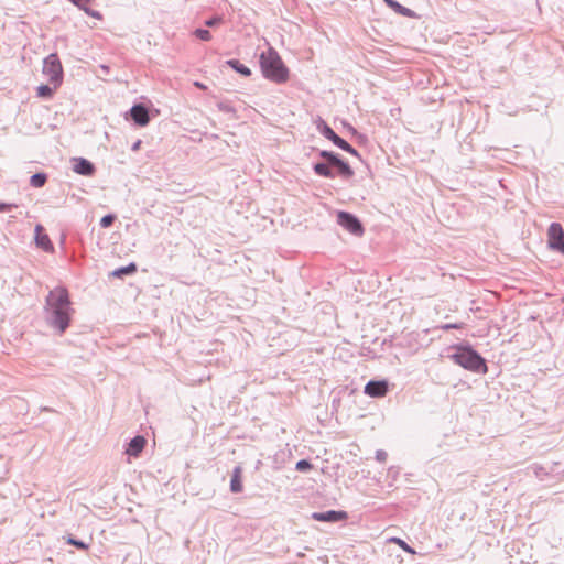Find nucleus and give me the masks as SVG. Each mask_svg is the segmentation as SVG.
I'll return each instance as SVG.
<instances>
[{
	"instance_id": "1",
	"label": "nucleus",
	"mask_w": 564,
	"mask_h": 564,
	"mask_svg": "<svg viewBox=\"0 0 564 564\" xmlns=\"http://www.w3.org/2000/svg\"><path fill=\"white\" fill-rule=\"evenodd\" d=\"M46 324L64 334L70 325L74 308L68 290L65 286H56L48 292L43 307Z\"/></svg>"
},
{
	"instance_id": "2",
	"label": "nucleus",
	"mask_w": 564,
	"mask_h": 564,
	"mask_svg": "<svg viewBox=\"0 0 564 564\" xmlns=\"http://www.w3.org/2000/svg\"><path fill=\"white\" fill-rule=\"evenodd\" d=\"M319 156L323 158L325 162H317L313 165V171L318 176L334 178L335 174L332 167L336 169L338 175L345 180L350 178L354 175L351 166L344 161L339 154L333 151L323 150L319 152Z\"/></svg>"
},
{
	"instance_id": "3",
	"label": "nucleus",
	"mask_w": 564,
	"mask_h": 564,
	"mask_svg": "<svg viewBox=\"0 0 564 564\" xmlns=\"http://www.w3.org/2000/svg\"><path fill=\"white\" fill-rule=\"evenodd\" d=\"M259 63L267 79L278 84L285 83L289 79V69L273 47H269L267 52L261 53Z\"/></svg>"
},
{
	"instance_id": "4",
	"label": "nucleus",
	"mask_w": 564,
	"mask_h": 564,
	"mask_svg": "<svg viewBox=\"0 0 564 564\" xmlns=\"http://www.w3.org/2000/svg\"><path fill=\"white\" fill-rule=\"evenodd\" d=\"M449 358L466 370L476 373H487L486 360L471 346L458 345Z\"/></svg>"
},
{
	"instance_id": "5",
	"label": "nucleus",
	"mask_w": 564,
	"mask_h": 564,
	"mask_svg": "<svg viewBox=\"0 0 564 564\" xmlns=\"http://www.w3.org/2000/svg\"><path fill=\"white\" fill-rule=\"evenodd\" d=\"M43 74L48 77L51 84L55 88L59 87L63 83V66L56 53H52L43 61Z\"/></svg>"
},
{
	"instance_id": "6",
	"label": "nucleus",
	"mask_w": 564,
	"mask_h": 564,
	"mask_svg": "<svg viewBox=\"0 0 564 564\" xmlns=\"http://www.w3.org/2000/svg\"><path fill=\"white\" fill-rule=\"evenodd\" d=\"M550 249L564 254V229L561 224L552 223L547 229Z\"/></svg>"
},
{
	"instance_id": "7",
	"label": "nucleus",
	"mask_w": 564,
	"mask_h": 564,
	"mask_svg": "<svg viewBox=\"0 0 564 564\" xmlns=\"http://www.w3.org/2000/svg\"><path fill=\"white\" fill-rule=\"evenodd\" d=\"M337 223L354 235L359 236L364 234V227L360 220L348 212H338Z\"/></svg>"
},
{
	"instance_id": "8",
	"label": "nucleus",
	"mask_w": 564,
	"mask_h": 564,
	"mask_svg": "<svg viewBox=\"0 0 564 564\" xmlns=\"http://www.w3.org/2000/svg\"><path fill=\"white\" fill-rule=\"evenodd\" d=\"M131 120L139 127H145L150 121L149 109L143 104H135L129 111Z\"/></svg>"
},
{
	"instance_id": "9",
	"label": "nucleus",
	"mask_w": 564,
	"mask_h": 564,
	"mask_svg": "<svg viewBox=\"0 0 564 564\" xmlns=\"http://www.w3.org/2000/svg\"><path fill=\"white\" fill-rule=\"evenodd\" d=\"M70 162L73 171L78 175L93 176L96 172L94 163L85 158H73Z\"/></svg>"
},
{
	"instance_id": "10",
	"label": "nucleus",
	"mask_w": 564,
	"mask_h": 564,
	"mask_svg": "<svg viewBox=\"0 0 564 564\" xmlns=\"http://www.w3.org/2000/svg\"><path fill=\"white\" fill-rule=\"evenodd\" d=\"M347 518V513L345 511H336V510H328L325 512H313L312 519L321 522H339Z\"/></svg>"
},
{
	"instance_id": "11",
	"label": "nucleus",
	"mask_w": 564,
	"mask_h": 564,
	"mask_svg": "<svg viewBox=\"0 0 564 564\" xmlns=\"http://www.w3.org/2000/svg\"><path fill=\"white\" fill-rule=\"evenodd\" d=\"M317 129L323 137L332 141L339 149H341L344 145H347V141L337 135L324 120H321V122L317 126Z\"/></svg>"
},
{
	"instance_id": "12",
	"label": "nucleus",
	"mask_w": 564,
	"mask_h": 564,
	"mask_svg": "<svg viewBox=\"0 0 564 564\" xmlns=\"http://www.w3.org/2000/svg\"><path fill=\"white\" fill-rule=\"evenodd\" d=\"M388 392V383L386 381H376V380H370L366 386H365V393L368 394L369 397H373V398H381V397H384Z\"/></svg>"
},
{
	"instance_id": "13",
	"label": "nucleus",
	"mask_w": 564,
	"mask_h": 564,
	"mask_svg": "<svg viewBox=\"0 0 564 564\" xmlns=\"http://www.w3.org/2000/svg\"><path fill=\"white\" fill-rule=\"evenodd\" d=\"M35 243L46 252H52L54 250V246L50 237L43 231V227L41 225H36L35 227Z\"/></svg>"
},
{
	"instance_id": "14",
	"label": "nucleus",
	"mask_w": 564,
	"mask_h": 564,
	"mask_svg": "<svg viewBox=\"0 0 564 564\" xmlns=\"http://www.w3.org/2000/svg\"><path fill=\"white\" fill-rule=\"evenodd\" d=\"M145 444V438L141 435H137L128 443L126 453L129 456L138 457L140 453L143 451Z\"/></svg>"
},
{
	"instance_id": "15",
	"label": "nucleus",
	"mask_w": 564,
	"mask_h": 564,
	"mask_svg": "<svg viewBox=\"0 0 564 564\" xmlns=\"http://www.w3.org/2000/svg\"><path fill=\"white\" fill-rule=\"evenodd\" d=\"M386 2V4L391 8L394 12L403 15V17H406V18H413L414 17V12L402 6L401 3H399L398 1L395 0H383Z\"/></svg>"
},
{
	"instance_id": "16",
	"label": "nucleus",
	"mask_w": 564,
	"mask_h": 564,
	"mask_svg": "<svg viewBox=\"0 0 564 564\" xmlns=\"http://www.w3.org/2000/svg\"><path fill=\"white\" fill-rule=\"evenodd\" d=\"M240 474H241V468L236 467L234 469L231 480H230V490L235 494L242 491V482H241Z\"/></svg>"
},
{
	"instance_id": "17",
	"label": "nucleus",
	"mask_w": 564,
	"mask_h": 564,
	"mask_svg": "<svg viewBox=\"0 0 564 564\" xmlns=\"http://www.w3.org/2000/svg\"><path fill=\"white\" fill-rule=\"evenodd\" d=\"M226 64L245 77H249L251 75L250 68L241 64L238 59H228Z\"/></svg>"
},
{
	"instance_id": "18",
	"label": "nucleus",
	"mask_w": 564,
	"mask_h": 564,
	"mask_svg": "<svg viewBox=\"0 0 564 564\" xmlns=\"http://www.w3.org/2000/svg\"><path fill=\"white\" fill-rule=\"evenodd\" d=\"M137 272V265L135 263L131 262L126 267H121L116 269L111 275L117 278H123L124 275H130Z\"/></svg>"
},
{
	"instance_id": "19",
	"label": "nucleus",
	"mask_w": 564,
	"mask_h": 564,
	"mask_svg": "<svg viewBox=\"0 0 564 564\" xmlns=\"http://www.w3.org/2000/svg\"><path fill=\"white\" fill-rule=\"evenodd\" d=\"M46 182L47 175L43 172L35 173L30 177V185L35 188L43 187Z\"/></svg>"
},
{
	"instance_id": "20",
	"label": "nucleus",
	"mask_w": 564,
	"mask_h": 564,
	"mask_svg": "<svg viewBox=\"0 0 564 564\" xmlns=\"http://www.w3.org/2000/svg\"><path fill=\"white\" fill-rule=\"evenodd\" d=\"M55 89L56 88L54 85H53V87H51L48 85H40L36 88V95H37V97L43 98V99H51L54 95Z\"/></svg>"
},
{
	"instance_id": "21",
	"label": "nucleus",
	"mask_w": 564,
	"mask_h": 564,
	"mask_svg": "<svg viewBox=\"0 0 564 564\" xmlns=\"http://www.w3.org/2000/svg\"><path fill=\"white\" fill-rule=\"evenodd\" d=\"M66 542H67V544L73 545V546L77 547L78 550H83V551L88 550V547H89L87 543H85L82 540L76 539L72 534H69L67 536Z\"/></svg>"
},
{
	"instance_id": "22",
	"label": "nucleus",
	"mask_w": 564,
	"mask_h": 564,
	"mask_svg": "<svg viewBox=\"0 0 564 564\" xmlns=\"http://www.w3.org/2000/svg\"><path fill=\"white\" fill-rule=\"evenodd\" d=\"M313 468V465L307 459H301L296 463L295 469L301 473H306Z\"/></svg>"
},
{
	"instance_id": "23",
	"label": "nucleus",
	"mask_w": 564,
	"mask_h": 564,
	"mask_svg": "<svg viewBox=\"0 0 564 564\" xmlns=\"http://www.w3.org/2000/svg\"><path fill=\"white\" fill-rule=\"evenodd\" d=\"M194 35L202 41H210L212 33L207 29H196Z\"/></svg>"
},
{
	"instance_id": "24",
	"label": "nucleus",
	"mask_w": 564,
	"mask_h": 564,
	"mask_svg": "<svg viewBox=\"0 0 564 564\" xmlns=\"http://www.w3.org/2000/svg\"><path fill=\"white\" fill-rule=\"evenodd\" d=\"M115 220L116 216L113 214H107L100 219V227L108 228L115 223Z\"/></svg>"
},
{
	"instance_id": "25",
	"label": "nucleus",
	"mask_w": 564,
	"mask_h": 564,
	"mask_svg": "<svg viewBox=\"0 0 564 564\" xmlns=\"http://www.w3.org/2000/svg\"><path fill=\"white\" fill-rule=\"evenodd\" d=\"M223 22V18L219 15H215L208 20L205 21V25L208 28H215Z\"/></svg>"
},
{
	"instance_id": "26",
	"label": "nucleus",
	"mask_w": 564,
	"mask_h": 564,
	"mask_svg": "<svg viewBox=\"0 0 564 564\" xmlns=\"http://www.w3.org/2000/svg\"><path fill=\"white\" fill-rule=\"evenodd\" d=\"M464 323H447L442 325L440 328L443 330H449V329H462L464 327Z\"/></svg>"
},
{
	"instance_id": "27",
	"label": "nucleus",
	"mask_w": 564,
	"mask_h": 564,
	"mask_svg": "<svg viewBox=\"0 0 564 564\" xmlns=\"http://www.w3.org/2000/svg\"><path fill=\"white\" fill-rule=\"evenodd\" d=\"M392 541L397 543L400 547H402L404 551L409 553H414L413 549L409 546L403 540L400 538H393Z\"/></svg>"
},
{
	"instance_id": "28",
	"label": "nucleus",
	"mask_w": 564,
	"mask_h": 564,
	"mask_svg": "<svg viewBox=\"0 0 564 564\" xmlns=\"http://www.w3.org/2000/svg\"><path fill=\"white\" fill-rule=\"evenodd\" d=\"M388 458V454L383 449L376 451V459L380 463H384Z\"/></svg>"
},
{
	"instance_id": "29",
	"label": "nucleus",
	"mask_w": 564,
	"mask_h": 564,
	"mask_svg": "<svg viewBox=\"0 0 564 564\" xmlns=\"http://www.w3.org/2000/svg\"><path fill=\"white\" fill-rule=\"evenodd\" d=\"M18 206L15 204L10 203H0V212H10L13 208H17Z\"/></svg>"
},
{
	"instance_id": "30",
	"label": "nucleus",
	"mask_w": 564,
	"mask_h": 564,
	"mask_svg": "<svg viewBox=\"0 0 564 564\" xmlns=\"http://www.w3.org/2000/svg\"><path fill=\"white\" fill-rule=\"evenodd\" d=\"M217 106L220 111H224V112H232L234 111V108L228 104L219 102Z\"/></svg>"
},
{
	"instance_id": "31",
	"label": "nucleus",
	"mask_w": 564,
	"mask_h": 564,
	"mask_svg": "<svg viewBox=\"0 0 564 564\" xmlns=\"http://www.w3.org/2000/svg\"><path fill=\"white\" fill-rule=\"evenodd\" d=\"M341 150H344V151H346V152H348V153L359 158L358 151L355 148H352L348 142H347V145H344L341 148Z\"/></svg>"
},
{
	"instance_id": "32",
	"label": "nucleus",
	"mask_w": 564,
	"mask_h": 564,
	"mask_svg": "<svg viewBox=\"0 0 564 564\" xmlns=\"http://www.w3.org/2000/svg\"><path fill=\"white\" fill-rule=\"evenodd\" d=\"M140 144H141V141H140V140L135 141V142L132 144L131 150H132V151H137V150H139Z\"/></svg>"
},
{
	"instance_id": "33",
	"label": "nucleus",
	"mask_w": 564,
	"mask_h": 564,
	"mask_svg": "<svg viewBox=\"0 0 564 564\" xmlns=\"http://www.w3.org/2000/svg\"><path fill=\"white\" fill-rule=\"evenodd\" d=\"M345 127H347L348 131L356 133V129L352 126H350L349 123H345Z\"/></svg>"
},
{
	"instance_id": "34",
	"label": "nucleus",
	"mask_w": 564,
	"mask_h": 564,
	"mask_svg": "<svg viewBox=\"0 0 564 564\" xmlns=\"http://www.w3.org/2000/svg\"><path fill=\"white\" fill-rule=\"evenodd\" d=\"M195 85L199 88H205V86L203 84H199V83H195Z\"/></svg>"
}]
</instances>
